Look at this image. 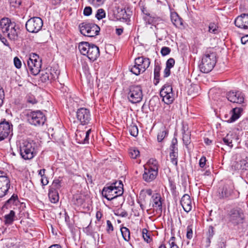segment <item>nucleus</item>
Returning a JSON list of instances; mask_svg holds the SVG:
<instances>
[{
    "label": "nucleus",
    "mask_w": 248,
    "mask_h": 248,
    "mask_svg": "<svg viewBox=\"0 0 248 248\" xmlns=\"http://www.w3.org/2000/svg\"><path fill=\"white\" fill-rule=\"evenodd\" d=\"M216 62V53L210 50H207L199 64L201 71L204 73L210 72L214 67Z\"/></svg>",
    "instance_id": "nucleus-1"
},
{
    "label": "nucleus",
    "mask_w": 248,
    "mask_h": 248,
    "mask_svg": "<svg viewBox=\"0 0 248 248\" xmlns=\"http://www.w3.org/2000/svg\"><path fill=\"white\" fill-rule=\"evenodd\" d=\"M0 27L2 31L6 33L11 40H15L17 37V31L16 24L12 22L8 18H3L0 20Z\"/></svg>",
    "instance_id": "nucleus-2"
},
{
    "label": "nucleus",
    "mask_w": 248,
    "mask_h": 248,
    "mask_svg": "<svg viewBox=\"0 0 248 248\" xmlns=\"http://www.w3.org/2000/svg\"><path fill=\"white\" fill-rule=\"evenodd\" d=\"M113 185L105 186L102 191V196L108 201H111L118 197L121 196L123 193V185L120 181L119 185L121 186H116V184Z\"/></svg>",
    "instance_id": "nucleus-3"
},
{
    "label": "nucleus",
    "mask_w": 248,
    "mask_h": 248,
    "mask_svg": "<svg viewBox=\"0 0 248 248\" xmlns=\"http://www.w3.org/2000/svg\"><path fill=\"white\" fill-rule=\"evenodd\" d=\"M36 145L34 142L24 141L20 146V154L25 160L32 159L37 154Z\"/></svg>",
    "instance_id": "nucleus-4"
},
{
    "label": "nucleus",
    "mask_w": 248,
    "mask_h": 248,
    "mask_svg": "<svg viewBox=\"0 0 248 248\" xmlns=\"http://www.w3.org/2000/svg\"><path fill=\"white\" fill-rule=\"evenodd\" d=\"M150 64V59L143 57L137 58L135 60V65L130 68V71L135 75H139L144 72Z\"/></svg>",
    "instance_id": "nucleus-5"
},
{
    "label": "nucleus",
    "mask_w": 248,
    "mask_h": 248,
    "mask_svg": "<svg viewBox=\"0 0 248 248\" xmlns=\"http://www.w3.org/2000/svg\"><path fill=\"white\" fill-rule=\"evenodd\" d=\"M42 60L38 55L35 53H31L27 62V64L31 74L37 75L41 70Z\"/></svg>",
    "instance_id": "nucleus-6"
},
{
    "label": "nucleus",
    "mask_w": 248,
    "mask_h": 248,
    "mask_svg": "<svg viewBox=\"0 0 248 248\" xmlns=\"http://www.w3.org/2000/svg\"><path fill=\"white\" fill-rule=\"evenodd\" d=\"M227 217L229 222L233 225L242 223L244 220L243 210L238 207L233 208L229 211Z\"/></svg>",
    "instance_id": "nucleus-7"
},
{
    "label": "nucleus",
    "mask_w": 248,
    "mask_h": 248,
    "mask_svg": "<svg viewBox=\"0 0 248 248\" xmlns=\"http://www.w3.org/2000/svg\"><path fill=\"white\" fill-rule=\"evenodd\" d=\"M79 28L81 33L88 37H93L98 35L100 30L98 26L92 23H82L79 24Z\"/></svg>",
    "instance_id": "nucleus-8"
},
{
    "label": "nucleus",
    "mask_w": 248,
    "mask_h": 248,
    "mask_svg": "<svg viewBox=\"0 0 248 248\" xmlns=\"http://www.w3.org/2000/svg\"><path fill=\"white\" fill-rule=\"evenodd\" d=\"M27 117L28 122L35 126L43 125L46 120L45 115L40 110L29 112Z\"/></svg>",
    "instance_id": "nucleus-9"
},
{
    "label": "nucleus",
    "mask_w": 248,
    "mask_h": 248,
    "mask_svg": "<svg viewBox=\"0 0 248 248\" xmlns=\"http://www.w3.org/2000/svg\"><path fill=\"white\" fill-rule=\"evenodd\" d=\"M142 92L141 87L138 85H133L130 87L128 93V98L132 103H137L142 99Z\"/></svg>",
    "instance_id": "nucleus-10"
},
{
    "label": "nucleus",
    "mask_w": 248,
    "mask_h": 248,
    "mask_svg": "<svg viewBox=\"0 0 248 248\" xmlns=\"http://www.w3.org/2000/svg\"><path fill=\"white\" fill-rule=\"evenodd\" d=\"M43 25V20L41 18L33 17L27 21L26 28L30 32L36 33L41 30Z\"/></svg>",
    "instance_id": "nucleus-11"
},
{
    "label": "nucleus",
    "mask_w": 248,
    "mask_h": 248,
    "mask_svg": "<svg viewBox=\"0 0 248 248\" xmlns=\"http://www.w3.org/2000/svg\"><path fill=\"white\" fill-rule=\"evenodd\" d=\"M161 97L165 103L169 105L174 100V95L172 92V87L168 84L163 86L160 92Z\"/></svg>",
    "instance_id": "nucleus-12"
},
{
    "label": "nucleus",
    "mask_w": 248,
    "mask_h": 248,
    "mask_svg": "<svg viewBox=\"0 0 248 248\" xmlns=\"http://www.w3.org/2000/svg\"><path fill=\"white\" fill-rule=\"evenodd\" d=\"M10 186V181L7 176V173L0 171V198L4 196Z\"/></svg>",
    "instance_id": "nucleus-13"
},
{
    "label": "nucleus",
    "mask_w": 248,
    "mask_h": 248,
    "mask_svg": "<svg viewBox=\"0 0 248 248\" xmlns=\"http://www.w3.org/2000/svg\"><path fill=\"white\" fill-rule=\"evenodd\" d=\"M13 125L8 122L0 123V141L12 135Z\"/></svg>",
    "instance_id": "nucleus-14"
},
{
    "label": "nucleus",
    "mask_w": 248,
    "mask_h": 248,
    "mask_svg": "<svg viewBox=\"0 0 248 248\" xmlns=\"http://www.w3.org/2000/svg\"><path fill=\"white\" fill-rule=\"evenodd\" d=\"M77 118L82 125H86L89 123L91 120V113L90 110L85 108H81L77 110Z\"/></svg>",
    "instance_id": "nucleus-15"
},
{
    "label": "nucleus",
    "mask_w": 248,
    "mask_h": 248,
    "mask_svg": "<svg viewBox=\"0 0 248 248\" xmlns=\"http://www.w3.org/2000/svg\"><path fill=\"white\" fill-rule=\"evenodd\" d=\"M229 101L234 103L241 104L244 102V96L240 92H230L227 93Z\"/></svg>",
    "instance_id": "nucleus-16"
},
{
    "label": "nucleus",
    "mask_w": 248,
    "mask_h": 248,
    "mask_svg": "<svg viewBox=\"0 0 248 248\" xmlns=\"http://www.w3.org/2000/svg\"><path fill=\"white\" fill-rule=\"evenodd\" d=\"M234 187L232 184L225 185L218 192L220 199H225L232 196L234 193Z\"/></svg>",
    "instance_id": "nucleus-17"
},
{
    "label": "nucleus",
    "mask_w": 248,
    "mask_h": 248,
    "mask_svg": "<svg viewBox=\"0 0 248 248\" xmlns=\"http://www.w3.org/2000/svg\"><path fill=\"white\" fill-rule=\"evenodd\" d=\"M236 26L243 29H248V14H243L238 16L234 21Z\"/></svg>",
    "instance_id": "nucleus-18"
},
{
    "label": "nucleus",
    "mask_w": 248,
    "mask_h": 248,
    "mask_svg": "<svg viewBox=\"0 0 248 248\" xmlns=\"http://www.w3.org/2000/svg\"><path fill=\"white\" fill-rule=\"evenodd\" d=\"M232 168L236 170H248V159L247 157L239 161H234L232 165Z\"/></svg>",
    "instance_id": "nucleus-19"
},
{
    "label": "nucleus",
    "mask_w": 248,
    "mask_h": 248,
    "mask_svg": "<svg viewBox=\"0 0 248 248\" xmlns=\"http://www.w3.org/2000/svg\"><path fill=\"white\" fill-rule=\"evenodd\" d=\"M157 174L158 171H155L144 167V171L142 175V178L146 182H150L155 179Z\"/></svg>",
    "instance_id": "nucleus-20"
},
{
    "label": "nucleus",
    "mask_w": 248,
    "mask_h": 248,
    "mask_svg": "<svg viewBox=\"0 0 248 248\" xmlns=\"http://www.w3.org/2000/svg\"><path fill=\"white\" fill-rule=\"evenodd\" d=\"M235 137V134L229 133L222 139L220 142L221 144L225 145L226 150H230L233 147L232 140Z\"/></svg>",
    "instance_id": "nucleus-21"
},
{
    "label": "nucleus",
    "mask_w": 248,
    "mask_h": 248,
    "mask_svg": "<svg viewBox=\"0 0 248 248\" xmlns=\"http://www.w3.org/2000/svg\"><path fill=\"white\" fill-rule=\"evenodd\" d=\"M91 132V129L88 130L87 132L77 131L76 133V140L79 143H87L89 141V136Z\"/></svg>",
    "instance_id": "nucleus-22"
},
{
    "label": "nucleus",
    "mask_w": 248,
    "mask_h": 248,
    "mask_svg": "<svg viewBox=\"0 0 248 248\" xmlns=\"http://www.w3.org/2000/svg\"><path fill=\"white\" fill-rule=\"evenodd\" d=\"M181 204L185 212L188 213L191 210V200L188 194L183 195L181 200Z\"/></svg>",
    "instance_id": "nucleus-23"
},
{
    "label": "nucleus",
    "mask_w": 248,
    "mask_h": 248,
    "mask_svg": "<svg viewBox=\"0 0 248 248\" xmlns=\"http://www.w3.org/2000/svg\"><path fill=\"white\" fill-rule=\"evenodd\" d=\"M91 45H94L92 43H89L87 42H81L78 44V49L80 53L86 56L87 57L89 55V53L91 52Z\"/></svg>",
    "instance_id": "nucleus-24"
},
{
    "label": "nucleus",
    "mask_w": 248,
    "mask_h": 248,
    "mask_svg": "<svg viewBox=\"0 0 248 248\" xmlns=\"http://www.w3.org/2000/svg\"><path fill=\"white\" fill-rule=\"evenodd\" d=\"M152 201L153 202L152 206L155 208L157 210L162 212V203L161 197L159 193H155L152 196Z\"/></svg>",
    "instance_id": "nucleus-25"
},
{
    "label": "nucleus",
    "mask_w": 248,
    "mask_h": 248,
    "mask_svg": "<svg viewBox=\"0 0 248 248\" xmlns=\"http://www.w3.org/2000/svg\"><path fill=\"white\" fill-rule=\"evenodd\" d=\"M91 52L89 53V55L88 58L91 61H94L96 60L100 55L99 49L97 46L94 44L91 45Z\"/></svg>",
    "instance_id": "nucleus-26"
},
{
    "label": "nucleus",
    "mask_w": 248,
    "mask_h": 248,
    "mask_svg": "<svg viewBox=\"0 0 248 248\" xmlns=\"http://www.w3.org/2000/svg\"><path fill=\"white\" fill-rule=\"evenodd\" d=\"M18 202L19 201L17 195L14 194L12 197L5 202V204L3 205L2 209H8L11 207L12 205H16Z\"/></svg>",
    "instance_id": "nucleus-27"
},
{
    "label": "nucleus",
    "mask_w": 248,
    "mask_h": 248,
    "mask_svg": "<svg viewBox=\"0 0 248 248\" xmlns=\"http://www.w3.org/2000/svg\"><path fill=\"white\" fill-rule=\"evenodd\" d=\"M243 111L242 108L236 107L232 110V116L230 118V122H233L237 120L241 115Z\"/></svg>",
    "instance_id": "nucleus-28"
},
{
    "label": "nucleus",
    "mask_w": 248,
    "mask_h": 248,
    "mask_svg": "<svg viewBox=\"0 0 248 248\" xmlns=\"http://www.w3.org/2000/svg\"><path fill=\"white\" fill-rule=\"evenodd\" d=\"M200 87L197 84H191L188 88L187 93L193 97L199 94Z\"/></svg>",
    "instance_id": "nucleus-29"
},
{
    "label": "nucleus",
    "mask_w": 248,
    "mask_h": 248,
    "mask_svg": "<svg viewBox=\"0 0 248 248\" xmlns=\"http://www.w3.org/2000/svg\"><path fill=\"white\" fill-rule=\"evenodd\" d=\"M48 197L50 201L53 203H57L59 200V193L57 190L49 189Z\"/></svg>",
    "instance_id": "nucleus-30"
},
{
    "label": "nucleus",
    "mask_w": 248,
    "mask_h": 248,
    "mask_svg": "<svg viewBox=\"0 0 248 248\" xmlns=\"http://www.w3.org/2000/svg\"><path fill=\"white\" fill-rule=\"evenodd\" d=\"M171 20L173 25L177 27H179L183 24L182 19L176 13L171 14Z\"/></svg>",
    "instance_id": "nucleus-31"
},
{
    "label": "nucleus",
    "mask_w": 248,
    "mask_h": 248,
    "mask_svg": "<svg viewBox=\"0 0 248 248\" xmlns=\"http://www.w3.org/2000/svg\"><path fill=\"white\" fill-rule=\"evenodd\" d=\"M144 167H147L148 169L153 170L155 171H158V170L157 161L156 160L153 158L150 159L148 161L146 166H145Z\"/></svg>",
    "instance_id": "nucleus-32"
},
{
    "label": "nucleus",
    "mask_w": 248,
    "mask_h": 248,
    "mask_svg": "<svg viewBox=\"0 0 248 248\" xmlns=\"http://www.w3.org/2000/svg\"><path fill=\"white\" fill-rule=\"evenodd\" d=\"M168 131L165 127H162L158 133L157 139L158 142H161L163 139L167 136Z\"/></svg>",
    "instance_id": "nucleus-33"
},
{
    "label": "nucleus",
    "mask_w": 248,
    "mask_h": 248,
    "mask_svg": "<svg viewBox=\"0 0 248 248\" xmlns=\"http://www.w3.org/2000/svg\"><path fill=\"white\" fill-rule=\"evenodd\" d=\"M123 237L126 241H128L130 239V232L129 230L126 227H123L121 229Z\"/></svg>",
    "instance_id": "nucleus-34"
},
{
    "label": "nucleus",
    "mask_w": 248,
    "mask_h": 248,
    "mask_svg": "<svg viewBox=\"0 0 248 248\" xmlns=\"http://www.w3.org/2000/svg\"><path fill=\"white\" fill-rule=\"evenodd\" d=\"M219 30L217 24L214 22H211L208 26V32L213 34H217L219 32Z\"/></svg>",
    "instance_id": "nucleus-35"
},
{
    "label": "nucleus",
    "mask_w": 248,
    "mask_h": 248,
    "mask_svg": "<svg viewBox=\"0 0 248 248\" xmlns=\"http://www.w3.org/2000/svg\"><path fill=\"white\" fill-rule=\"evenodd\" d=\"M15 213L14 211L11 210L9 214L6 215L4 217L5 224H11L14 221V217Z\"/></svg>",
    "instance_id": "nucleus-36"
},
{
    "label": "nucleus",
    "mask_w": 248,
    "mask_h": 248,
    "mask_svg": "<svg viewBox=\"0 0 248 248\" xmlns=\"http://www.w3.org/2000/svg\"><path fill=\"white\" fill-rule=\"evenodd\" d=\"M128 130L130 135L133 137H137L138 135L139 130L138 127L136 125L132 124H131L128 128Z\"/></svg>",
    "instance_id": "nucleus-37"
},
{
    "label": "nucleus",
    "mask_w": 248,
    "mask_h": 248,
    "mask_svg": "<svg viewBox=\"0 0 248 248\" xmlns=\"http://www.w3.org/2000/svg\"><path fill=\"white\" fill-rule=\"evenodd\" d=\"M61 181L59 179L54 180L49 189L58 190L62 187Z\"/></svg>",
    "instance_id": "nucleus-38"
},
{
    "label": "nucleus",
    "mask_w": 248,
    "mask_h": 248,
    "mask_svg": "<svg viewBox=\"0 0 248 248\" xmlns=\"http://www.w3.org/2000/svg\"><path fill=\"white\" fill-rule=\"evenodd\" d=\"M118 14L120 18H122L124 19H126L129 18V14L127 13V12L125 8H118Z\"/></svg>",
    "instance_id": "nucleus-39"
},
{
    "label": "nucleus",
    "mask_w": 248,
    "mask_h": 248,
    "mask_svg": "<svg viewBox=\"0 0 248 248\" xmlns=\"http://www.w3.org/2000/svg\"><path fill=\"white\" fill-rule=\"evenodd\" d=\"M161 68L158 65H155L154 68V79L155 81V85H156L159 82V73Z\"/></svg>",
    "instance_id": "nucleus-40"
},
{
    "label": "nucleus",
    "mask_w": 248,
    "mask_h": 248,
    "mask_svg": "<svg viewBox=\"0 0 248 248\" xmlns=\"http://www.w3.org/2000/svg\"><path fill=\"white\" fill-rule=\"evenodd\" d=\"M183 142L186 146L190 143V134L189 132H185L183 136Z\"/></svg>",
    "instance_id": "nucleus-41"
},
{
    "label": "nucleus",
    "mask_w": 248,
    "mask_h": 248,
    "mask_svg": "<svg viewBox=\"0 0 248 248\" xmlns=\"http://www.w3.org/2000/svg\"><path fill=\"white\" fill-rule=\"evenodd\" d=\"M170 158L171 162L174 165L177 166L178 164V152H170Z\"/></svg>",
    "instance_id": "nucleus-42"
},
{
    "label": "nucleus",
    "mask_w": 248,
    "mask_h": 248,
    "mask_svg": "<svg viewBox=\"0 0 248 248\" xmlns=\"http://www.w3.org/2000/svg\"><path fill=\"white\" fill-rule=\"evenodd\" d=\"M170 148V152H178L177 140L176 138L172 139Z\"/></svg>",
    "instance_id": "nucleus-43"
},
{
    "label": "nucleus",
    "mask_w": 248,
    "mask_h": 248,
    "mask_svg": "<svg viewBox=\"0 0 248 248\" xmlns=\"http://www.w3.org/2000/svg\"><path fill=\"white\" fill-rule=\"evenodd\" d=\"M129 154L130 157L132 158L135 159L140 155L139 151L135 148H131L129 150Z\"/></svg>",
    "instance_id": "nucleus-44"
},
{
    "label": "nucleus",
    "mask_w": 248,
    "mask_h": 248,
    "mask_svg": "<svg viewBox=\"0 0 248 248\" xmlns=\"http://www.w3.org/2000/svg\"><path fill=\"white\" fill-rule=\"evenodd\" d=\"M48 73H49V78L50 80H54L58 78V75L59 74V72L56 71L53 69H50V71L48 70Z\"/></svg>",
    "instance_id": "nucleus-45"
},
{
    "label": "nucleus",
    "mask_w": 248,
    "mask_h": 248,
    "mask_svg": "<svg viewBox=\"0 0 248 248\" xmlns=\"http://www.w3.org/2000/svg\"><path fill=\"white\" fill-rule=\"evenodd\" d=\"M142 236L144 240L147 243H150L151 241V238L150 237V233L148 232V231L146 229L142 230Z\"/></svg>",
    "instance_id": "nucleus-46"
},
{
    "label": "nucleus",
    "mask_w": 248,
    "mask_h": 248,
    "mask_svg": "<svg viewBox=\"0 0 248 248\" xmlns=\"http://www.w3.org/2000/svg\"><path fill=\"white\" fill-rule=\"evenodd\" d=\"M106 16V13L103 9H99L97 11L95 17L98 20H100L104 18Z\"/></svg>",
    "instance_id": "nucleus-47"
},
{
    "label": "nucleus",
    "mask_w": 248,
    "mask_h": 248,
    "mask_svg": "<svg viewBox=\"0 0 248 248\" xmlns=\"http://www.w3.org/2000/svg\"><path fill=\"white\" fill-rule=\"evenodd\" d=\"M144 19L146 22H148L149 24H153L156 21L155 18L151 16L150 14L146 15Z\"/></svg>",
    "instance_id": "nucleus-48"
},
{
    "label": "nucleus",
    "mask_w": 248,
    "mask_h": 248,
    "mask_svg": "<svg viewBox=\"0 0 248 248\" xmlns=\"http://www.w3.org/2000/svg\"><path fill=\"white\" fill-rule=\"evenodd\" d=\"M88 1L95 6H99L103 4L105 0H88Z\"/></svg>",
    "instance_id": "nucleus-49"
},
{
    "label": "nucleus",
    "mask_w": 248,
    "mask_h": 248,
    "mask_svg": "<svg viewBox=\"0 0 248 248\" xmlns=\"http://www.w3.org/2000/svg\"><path fill=\"white\" fill-rule=\"evenodd\" d=\"M41 79L43 82H45L47 80H50L48 71L43 72L42 73Z\"/></svg>",
    "instance_id": "nucleus-50"
},
{
    "label": "nucleus",
    "mask_w": 248,
    "mask_h": 248,
    "mask_svg": "<svg viewBox=\"0 0 248 248\" xmlns=\"http://www.w3.org/2000/svg\"><path fill=\"white\" fill-rule=\"evenodd\" d=\"M9 2L11 6L17 7L21 4V0H9Z\"/></svg>",
    "instance_id": "nucleus-51"
},
{
    "label": "nucleus",
    "mask_w": 248,
    "mask_h": 248,
    "mask_svg": "<svg viewBox=\"0 0 248 248\" xmlns=\"http://www.w3.org/2000/svg\"><path fill=\"white\" fill-rule=\"evenodd\" d=\"M193 237V231L191 225H188L187 227L186 237L188 239H191Z\"/></svg>",
    "instance_id": "nucleus-52"
},
{
    "label": "nucleus",
    "mask_w": 248,
    "mask_h": 248,
    "mask_svg": "<svg viewBox=\"0 0 248 248\" xmlns=\"http://www.w3.org/2000/svg\"><path fill=\"white\" fill-rule=\"evenodd\" d=\"M92 13V9L90 6H86L83 10V15L85 16H89Z\"/></svg>",
    "instance_id": "nucleus-53"
},
{
    "label": "nucleus",
    "mask_w": 248,
    "mask_h": 248,
    "mask_svg": "<svg viewBox=\"0 0 248 248\" xmlns=\"http://www.w3.org/2000/svg\"><path fill=\"white\" fill-rule=\"evenodd\" d=\"M14 63L15 67L18 69L20 68L21 66V62L19 59L16 57L14 59Z\"/></svg>",
    "instance_id": "nucleus-54"
},
{
    "label": "nucleus",
    "mask_w": 248,
    "mask_h": 248,
    "mask_svg": "<svg viewBox=\"0 0 248 248\" xmlns=\"http://www.w3.org/2000/svg\"><path fill=\"white\" fill-rule=\"evenodd\" d=\"M27 102L31 104H35L37 103V100L35 99V97L32 95H28L27 96Z\"/></svg>",
    "instance_id": "nucleus-55"
},
{
    "label": "nucleus",
    "mask_w": 248,
    "mask_h": 248,
    "mask_svg": "<svg viewBox=\"0 0 248 248\" xmlns=\"http://www.w3.org/2000/svg\"><path fill=\"white\" fill-rule=\"evenodd\" d=\"M170 52V49L168 47H163L161 50V53L163 56L169 54Z\"/></svg>",
    "instance_id": "nucleus-56"
},
{
    "label": "nucleus",
    "mask_w": 248,
    "mask_h": 248,
    "mask_svg": "<svg viewBox=\"0 0 248 248\" xmlns=\"http://www.w3.org/2000/svg\"><path fill=\"white\" fill-rule=\"evenodd\" d=\"M175 63V61L173 58H170L166 62V66L168 68H172Z\"/></svg>",
    "instance_id": "nucleus-57"
},
{
    "label": "nucleus",
    "mask_w": 248,
    "mask_h": 248,
    "mask_svg": "<svg viewBox=\"0 0 248 248\" xmlns=\"http://www.w3.org/2000/svg\"><path fill=\"white\" fill-rule=\"evenodd\" d=\"M107 231L108 232L110 233L113 231V227L110 221L108 220L107 221Z\"/></svg>",
    "instance_id": "nucleus-58"
},
{
    "label": "nucleus",
    "mask_w": 248,
    "mask_h": 248,
    "mask_svg": "<svg viewBox=\"0 0 248 248\" xmlns=\"http://www.w3.org/2000/svg\"><path fill=\"white\" fill-rule=\"evenodd\" d=\"M73 200L75 204L78 205L81 204L83 202V200L80 198H78L77 196H74Z\"/></svg>",
    "instance_id": "nucleus-59"
},
{
    "label": "nucleus",
    "mask_w": 248,
    "mask_h": 248,
    "mask_svg": "<svg viewBox=\"0 0 248 248\" xmlns=\"http://www.w3.org/2000/svg\"><path fill=\"white\" fill-rule=\"evenodd\" d=\"M4 98V93L2 89H0V107L2 105L3 99Z\"/></svg>",
    "instance_id": "nucleus-60"
},
{
    "label": "nucleus",
    "mask_w": 248,
    "mask_h": 248,
    "mask_svg": "<svg viewBox=\"0 0 248 248\" xmlns=\"http://www.w3.org/2000/svg\"><path fill=\"white\" fill-rule=\"evenodd\" d=\"M206 158L204 156H202L200 160L199 165L201 168L204 167L206 162Z\"/></svg>",
    "instance_id": "nucleus-61"
},
{
    "label": "nucleus",
    "mask_w": 248,
    "mask_h": 248,
    "mask_svg": "<svg viewBox=\"0 0 248 248\" xmlns=\"http://www.w3.org/2000/svg\"><path fill=\"white\" fill-rule=\"evenodd\" d=\"M170 68H168V67H166L164 71V77L166 78L170 76Z\"/></svg>",
    "instance_id": "nucleus-62"
},
{
    "label": "nucleus",
    "mask_w": 248,
    "mask_h": 248,
    "mask_svg": "<svg viewBox=\"0 0 248 248\" xmlns=\"http://www.w3.org/2000/svg\"><path fill=\"white\" fill-rule=\"evenodd\" d=\"M41 181L43 186H46L48 183L47 178L46 176L41 177Z\"/></svg>",
    "instance_id": "nucleus-63"
},
{
    "label": "nucleus",
    "mask_w": 248,
    "mask_h": 248,
    "mask_svg": "<svg viewBox=\"0 0 248 248\" xmlns=\"http://www.w3.org/2000/svg\"><path fill=\"white\" fill-rule=\"evenodd\" d=\"M209 237H213L214 234V228L212 226H209L208 229Z\"/></svg>",
    "instance_id": "nucleus-64"
}]
</instances>
